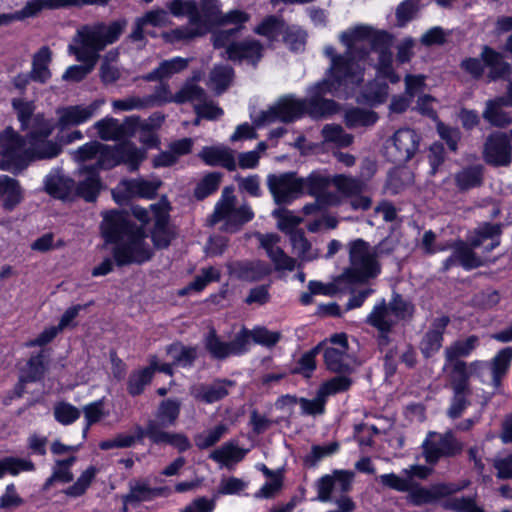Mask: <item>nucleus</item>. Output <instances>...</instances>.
Returning a JSON list of instances; mask_svg holds the SVG:
<instances>
[{"label": "nucleus", "instance_id": "f257e3e1", "mask_svg": "<svg viewBox=\"0 0 512 512\" xmlns=\"http://www.w3.org/2000/svg\"><path fill=\"white\" fill-rule=\"evenodd\" d=\"M393 248L387 247V242L382 241L375 247V254L369 252V244L358 238L349 245L350 266L335 279L338 286L364 284L369 279L376 278L381 273V268L376 260L378 255H389Z\"/></svg>", "mask_w": 512, "mask_h": 512}, {"label": "nucleus", "instance_id": "f03ea898", "mask_svg": "<svg viewBox=\"0 0 512 512\" xmlns=\"http://www.w3.org/2000/svg\"><path fill=\"white\" fill-rule=\"evenodd\" d=\"M422 454L425 462L430 465H412L408 473V478L427 479L433 472V467L439 463L442 458H453L460 455L464 445L459 441L452 430L445 433L429 431L422 442Z\"/></svg>", "mask_w": 512, "mask_h": 512}, {"label": "nucleus", "instance_id": "7ed1b4c3", "mask_svg": "<svg viewBox=\"0 0 512 512\" xmlns=\"http://www.w3.org/2000/svg\"><path fill=\"white\" fill-rule=\"evenodd\" d=\"M147 237L146 229L140 225L129 236L114 243L111 253L115 264L124 267L132 264L142 265L150 261L154 252L145 241Z\"/></svg>", "mask_w": 512, "mask_h": 512}, {"label": "nucleus", "instance_id": "20e7f679", "mask_svg": "<svg viewBox=\"0 0 512 512\" xmlns=\"http://www.w3.org/2000/svg\"><path fill=\"white\" fill-rule=\"evenodd\" d=\"M321 353L325 369L332 374L353 373L354 368L349 359V341L345 332L334 333L324 338Z\"/></svg>", "mask_w": 512, "mask_h": 512}, {"label": "nucleus", "instance_id": "39448f33", "mask_svg": "<svg viewBox=\"0 0 512 512\" xmlns=\"http://www.w3.org/2000/svg\"><path fill=\"white\" fill-rule=\"evenodd\" d=\"M26 140L12 127H7L0 134V169L3 171H20L30 161L29 153L24 150Z\"/></svg>", "mask_w": 512, "mask_h": 512}, {"label": "nucleus", "instance_id": "423d86ee", "mask_svg": "<svg viewBox=\"0 0 512 512\" xmlns=\"http://www.w3.org/2000/svg\"><path fill=\"white\" fill-rule=\"evenodd\" d=\"M305 115V99H298L292 94L281 96L268 110H263L253 120L255 126L281 121L292 123Z\"/></svg>", "mask_w": 512, "mask_h": 512}, {"label": "nucleus", "instance_id": "0eeeda50", "mask_svg": "<svg viewBox=\"0 0 512 512\" xmlns=\"http://www.w3.org/2000/svg\"><path fill=\"white\" fill-rule=\"evenodd\" d=\"M248 335L245 331H238L234 338L223 341L214 328H211L204 337V347L215 360H224L230 356H242L247 353Z\"/></svg>", "mask_w": 512, "mask_h": 512}, {"label": "nucleus", "instance_id": "6e6552de", "mask_svg": "<svg viewBox=\"0 0 512 512\" xmlns=\"http://www.w3.org/2000/svg\"><path fill=\"white\" fill-rule=\"evenodd\" d=\"M421 135L412 128H400L394 132L387 146L388 160L394 164H405L419 150Z\"/></svg>", "mask_w": 512, "mask_h": 512}, {"label": "nucleus", "instance_id": "1a4fd4ad", "mask_svg": "<svg viewBox=\"0 0 512 512\" xmlns=\"http://www.w3.org/2000/svg\"><path fill=\"white\" fill-rule=\"evenodd\" d=\"M139 226L130 219L127 211L113 209L103 215L100 233L106 244L113 245L136 231Z\"/></svg>", "mask_w": 512, "mask_h": 512}, {"label": "nucleus", "instance_id": "9d476101", "mask_svg": "<svg viewBox=\"0 0 512 512\" xmlns=\"http://www.w3.org/2000/svg\"><path fill=\"white\" fill-rule=\"evenodd\" d=\"M202 10L209 32L214 28L234 25V28H239L240 33L244 29L245 23L250 20V15L243 10L232 9L223 13L220 0H202Z\"/></svg>", "mask_w": 512, "mask_h": 512}, {"label": "nucleus", "instance_id": "9b49d317", "mask_svg": "<svg viewBox=\"0 0 512 512\" xmlns=\"http://www.w3.org/2000/svg\"><path fill=\"white\" fill-rule=\"evenodd\" d=\"M483 159L493 167H507L512 163V144L505 132L494 131L487 136Z\"/></svg>", "mask_w": 512, "mask_h": 512}, {"label": "nucleus", "instance_id": "f8f14e48", "mask_svg": "<svg viewBox=\"0 0 512 512\" xmlns=\"http://www.w3.org/2000/svg\"><path fill=\"white\" fill-rule=\"evenodd\" d=\"M126 25V19L122 18L109 24L98 22L92 27L84 26L81 30L86 34V41L89 44L96 45L102 51L107 45L119 40Z\"/></svg>", "mask_w": 512, "mask_h": 512}, {"label": "nucleus", "instance_id": "ddd939ff", "mask_svg": "<svg viewBox=\"0 0 512 512\" xmlns=\"http://www.w3.org/2000/svg\"><path fill=\"white\" fill-rule=\"evenodd\" d=\"M126 25V19L122 18L109 24L98 22L92 27L84 26L81 30L86 34V41L89 44L96 45L102 51L107 45L119 40Z\"/></svg>", "mask_w": 512, "mask_h": 512}, {"label": "nucleus", "instance_id": "4468645a", "mask_svg": "<svg viewBox=\"0 0 512 512\" xmlns=\"http://www.w3.org/2000/svg\"><path fill=\"white\" fill-rule=\"evenodd\" d=\"M461 488L452 483H436L430 488L413 482L408 493L409 502L414 506L437 503L440 499L449 497Z\"/></svg>", "mask_w": 512, "mask_h": 512}, {"label": "nucleus", "instance_id": "2eb2a0df", "mask_svg": "<svg viewBox=\"0 0 512 512\" xmlns=\"http://www.w3.org/2000/svg\"><path fill=\"white\" fill-rule=\"evenodd\" d=\"M450 324V317L442 315L433 319L429 329L424 333L419 350L425 360L434 357L442 348L446 328Z\"/></svg>", "mask_w": 512, "mask_h": 512}, {"label": "nucleus", "instance_id": "dca6fc26", "mask_svg": "<svg viewBox=\"0 0 512 512\" xmlns=\"http://www.w3.org/2000/svg\"><path fill=\"white\" fill-rule=\"evenodd\" d=\"M172 489L169 486L150 487L147 480H138L129 483V492L122 496L123 511L128 505L150 502L158 497H169Z\"/></svg>", "mask_w": 512, "mask_h": 512}, {"label": "nucleus", "instance_id": "f3484780", "mask_svg": "<svg viewBox=\"0 0 512 512\" xmlns=\"http://www.w3.org/2000/svg\"><path fill=\"white\" fill-rule=\"evenodd\" d=\"M383 319L395 320L396 325L398 322H409L412 320L415 307L413 303L405 299L400 293L393 291L389 303L384 298L378 301L372 310H383Z\"/></svg>", "mask_w": 512, "mask_h": 512}, {"label": "nucleus", "instance_id": "a211bd4d", "mask_svg": "<svg viewBox=\"0 0 512 512\" xmlns=\"http://www.w3.org/2000/svg\"><path fill=\"white\" fill-rule=\"evenodd\" d=\"M263 44L253 38H246L242 41H234L226 51V58L232 62H247L256 67L263 58Z\"/></svg>", "mask_w": 512, "mask_h": 512}, {"label": "nucleus", "instance_id": "6ab92c4d", "mask_svg": "<svg viewBox=\"0 0 512 512\" xmlns=\"http://www.w3.org/2000/svg\"><path fill=\"white\" fill-rule=\"evenodd\" d=\"M269 191L277 204L288 203L293 195L301 193V181L292 173L270 174L267 178Z\"/></svg>", "mask_w": 512, "mask_h": 512}, {"label": "nucleus", "instance_id": "aec40b11", "mask_svg": "<svg viewBox=\"0 0 512 512\" xmlns=\"http://www.w3.org/2000/svg\"><path fill=\"white\" fill-rule=\"evenodd\" d=\"M79 174L83 179L75 183V196L88 203L95 202L104 188L100 173L94 167L83 165Z\"/></svg>", "mask_w": 512, "mask_h": 512}, {"label": "nucleus", "instance_id": "412c9836", "mask_svg": "<svg viewBox=\"0 0 512 512\" xmlns=\"http://www.w3.org/2000/svg\"><path fill=\"white\" fill-rule=\"evenodd\" d=\"M481 59L488 68L490 81L508 80L512 74V66L505 61L504 55L489 45H483L480 52Z\"/></svg>", "mask_w": 512, "mask_h": 512}, {"label": "nucleus", "instance_id": "4be33fe9", "mask_svg": "<svg viewBox=\"0 0 512 512\" xmlns=\"http://www.w3.org/2000/svg\"><path fill=\"white\" fill-rule=\"evenodd\" d=\"M362 81V75H351L328 71V78H325L315 84L312 95H320V97H324L325 94H331L332 96L338 97V91L341 87L347 86L348 84L359 85Z\"/></svg>", "mask_w": 512, "mask_h": 512}, {"label": "nucleus", "instance_id": "5701e85b", "mask_svg": "<svg viewBox=\"0 0 512 512\" xmlns=\"http://www.w3.org/2000/svg\"><path fill=\"white\" fill-rule=\"evenodd\" d=\"M101 102L94 100L88 106L71 105L58 109V125L63 129L87 122L100 107Z\"/></svg>", "mask_w": 512, "mask_h": 512}, {"label": "nucleus", "instance_id": "b1692460", "mask_svg": "<svg viewBox=\"0 0 512 512\" xmlns=\"http://www.w3.org/2000/svg\"><path fill=\"white\" fill-rule=\"evenodd\" d=\"M24 200L20 182L8 175H0V203L5 212H13Z\"/></svg>", "mask_w": 512, "mask_h": 512}, {"label": "nucleus", "instance_id": "393cba45", "mask_svg": "<svg viewBox=\"0 0 512 512\" xmlns=\"http://www.w3.org/2000/svg\"><path fill=\"white\" fill-rule=\"evenodd\" d=\"M190 26H179L177 28L162 33V39L168 44L179 42H190L196 38H201L209 34V27L205 19Z\"/></svg>", "mask_w": 512, "mask_h": 512}, {"label": "nucleus", "instance_id": "a878e982", "mask_svg": "<svg viewBox=\"0 0 512 512\" xmlns=\"http://www.w3.org/2000/svg\"><path fill=\"white\" fill-rule=\"evenodd\" d=\"M484 172L482 164L468 165L454 174V184L460 192L479 188L484 183Z\"/></svg>", "mask_w": 512, "mask_h": 512}, {"label": "nucleus", "instance_id": "bb28decb", "mask_svg": "<svg viewBox=\"0 0 512 512\" xmlns=\"http://www.w3.org/2000/svg\"><path fill=\"white\" fill-rule=\"evenodd\" d=\"M118 165L125 164L128 166L129 172H137L142 162L147 157L146 149L136 147V145L127 141L114 145Z\"/></svg>", "mask_w": 512, "mask_h": 512}, {"label": "nucleus", "instance_id": "cd10ccee", "mask_svg": "<svg viewBox=\"0 0 512 512\" xmlns=\"http://www.w3.org/2000/svg\"><path fill=\"white\" fill-rule=\"evenodd\" d=\"M340 111V104L333 99L311 95L305 99V115L314 120L326 119Z\"/></svg>", "mask_w": 512, "mask_h": 512}, {"label": "nucleus", "instance_id": "c85d7f7f", "mask_svg": "<svg viewBox=\"0 0 512 512\" xmlns=\"http://www.w3.org/2000/svg\"><path fill=\"white\" fill-rule=\"evenodd\" d=\"M167 9L171 15L176 18H188L189 24H196L205 19L201 8V0H171L167 4Z\"/></svg>", "mask_w": 512, "mask_h": 512}, {"label": "nucleus", "instance_id": "c756f323", "mask_svg": "<svg viewBox=\"0 0 512 512\" xmlns=\"http://www.w3.org/2000/svg\"><path fill=\"white\" fill-rule=\"evenodd\" d=\"M121 184L124 186L128 197H137L142 199H154L162 185L161 180L150 181L143 178L124 179Z\"/></svg>", "mask_w": 512, "mask_h": 512}, {"label": "nucleus", "instance_id": "7c9ffc66", "mask_svg": "<svg viewBox=\"0 0 512 512\" xmlns=\"http://www.w3.org/2000/svg\"><path fill=\"white\" fill-rule=\"evenodd\" d=\"M188 59L180 56L173 57L169 60H163L158 67L141 76L146 82L161 81L164 78L171 77L188 67Z\"/></svg>", "mask_w": 512, "mask_h": 512}, {"label": "nucleus", "instance_id": "2f4dec72", "mask_svg": "<svg viewBox=\"0 0 512 512\" xmlns=\"http://www.w3.org/2000/svg\"><path fill=\"white\" fill-rule=\"evenodd\" d=\"M301 181V193H307L310 196L318 198V201L325 200L326 203H331L332 194L327 193L326 189L331 183V180L317 173H311L307 178H298Z\"/></svg>", "mask_w": 512, "mask_h": 512}, {"label": "nucleus", "instance_id": "473e14b6", "mask_svg": "<svg viewBox=\"0 0 512 512\" xmlns=\"http://www.w3.org/2000/svg\"><path fill=\"white\" fill-rule=\"evenodd\" d=\"M52 59V52L48 46H42L34 55L32 59V68L29 72L32 75V80L40 84L47 83L52 73L49 69V63Z\"/></svg>", "mask_w": 512, "mask_h": 512}, {"label": "nucleus", "instance_id": "72a5a7b5", "mask_svg": "<svg viewBox=\"0 0 512 512\" xmlns=\"http://www.w3.org/2000/svg\"><path fill=\"white\" fill-rule=\"evenodd\" d=\"M324 54L331 60V66L328 71L364 76V71L357 61L348 58L345 53L337 54L332 45L325 47Z\"/></svg>", "mask_w": 512, "mask_h": 512}, {"label": "nucleus", "instance_id": "f704fd0d", "mask_svg": "<svg viewBox=\"0 0 512 512\" xmlns=\"http://www.w3.org/2000/svg\"><path fill=\"white\" fill-rule=\"evenodd\" d=\"M452 247L458 264L466 271L485 265L484 261L474 252L476 247H472L470 239H468V242L458 239L454 242Z\"/></svg>", "mask_w": 512, "mask_h": 512}, {"label": "nucleus", "instance_id": "c9c22d12", "mask_svg": "<svg viewBox=\"0 0 512 512\" xmlns=\"http://www.w3.org/2000/svg\"><path fill=\"white\" fill-rule=\"evenodd\" d=\"M235 382L230 379H217L210 385H202L196 398L206 404H212L223 400L229 395L227 387H232Z\"/></svg>", "mask_w": 512, "mask_h": 512}, {"label": "nucleus", "instance_id": "e433bc0d", "mask_svg": "<svg viewBox=\"0 0 512 512\" xmlns=\"http://www.w3.org/2000/svg\"><path fill=\"white\" fill-rule=\"evenodd\" d=\"M383 310H371L366 317V323L375 328L378 332L377 342L379 346H387L391 342L390 334L396 326L395 320L383 319Z\"/></svg>", "mask_w": 512, "mask_h": 512}, {"label": "nucleus", "instance_id": "4c0bfd02", "mask_svg": "<svg viewBox=\"0 0 512 512\" xmlns=\"http://www.w3.org/2000/svg\"><path fill=\"white\" fill-rule=\"evenodd\" d=\"M322 344H316L310 350L304 352L294 366L288 369L291 375H300L310 379L317 369L316 357L321 353Z\"/></svg>", "mask_w": 512, "mask_h": 512}, {"label": "nucleus", "instance_id": "58836bf2", "mask_svg": "<svg viewBox=\"0 0 512 512\" xmlns=\"http://www.w3.org/2000/svg\"><path fill=\"white\" fill-rule=\"evenodd\" d=\"M45 190L56 199L68 200L75 194V181L68 176H53L46 180Z\"/></svg>", "mask_w": 512, "mask_h": 512}, {"label": "nucleus", "instance_id": "ea45409f", "mask_svg": "<svg viewBox=\"0 0 512 512\" xmlns=\"http://www.w3.org/2000/svg\"><path fill=\"white\" fill-rule=\"evenodd\" d=\"M153 381V368L147 366L130 372L126 390L131 397H138L144 393L146 387Z\"/></svg>", "mask_w": 512, "mask_h": 512}, {"label": "nucleus", "instance_id": "a19ab883", "mask_svg": "<svg viewBox=\"0 0 512 512\" xmlns=\"http://www.w3.org/2000/svg\"><path fill=\"white\" fill-rule=\"evenodd\" d=\"M181 412V401L177 398L162 400L156 411L157 422L161 427L174 426Z\"/></svg>", "mask_w": 512, "mask_h": 512}, {"label": "nucleus", "instance_id": "79ce46f5", "mask_svg": "<svg viewBox=\"0 0 512 512\" xmlns=\"http://www.w3.org/2000/svg\"><path fill=\"white\" fill-rule=\"evenodd\" d=\"M78 34L81 38V46L74 47L70 45L69 49L75 55L76 60L82 63L81 65L93 70L99 59V52L101 50L98 49L96 45L89 44L86 41V34L82 30H79Z\"/></svg>", "mask_w": 512, "mask_h": 512}, {"label": "nucleus", "instance_id": "37998d69", "mask_svg": "<svg viewBox=\"0 0 512 512\" xmlns=\"http://www.w3.org/2000/svg\"><path fill=\"white\" fill-rule=\"evenodd\" d=\"M378 119L379 116L375 111L360 107L350 108L344 115L345 125L349 129L373 126Z\"/></svg>", "mask_w": 512, "mask_h": 512}, {"label": "nucleus", "instance_id": "c03bdc74", "mask_svg": "<svg viewBox=\"0 0 512 512\" xmlns=\"http://www.w3.org/2000/svg\"><path fill=\"white\" fill-rule=\"evenodd\" d=\"M351 374L352 373L335 374L334 377L322 382L318 391L326 400L329 396L349 391L354 383Z\"/></svg>", "mask_w": 512, "mask_h": 512}, {"label": "nucleus", "instance_id": "a18cd8bd", "mask_svg": "<svg viewBox=\"0 0 512 512\" xmlns=\"http://www.w3.org/2000/svg\"><path fill=\"white\" fill-rule=\"evenodd\" d=\"M470 373L463 360H457L451 371V387L454 394H471L469 384Z\"/></svg>", "mask_w": 512, "mask_h": 512}, {"label": "nucleus", "instance_id": "49530a36", "mask_svg": "<svg viewBox=\"0 0 512 512\" xmlns=\"http://www.w3.org/2000/svg\"><path fill=\"white\" fill-rule=\"evenodd\" d=\"M223 173L218 171L209 172L196 184L193 196L198 201H203L210 195L216 193L220 187Z\"/></svg>", "mask_w": 512, "mask_h": 512}, {"label": "nucleus", "instance_id": "de8ad7c7", "mask_svg": "<svg viewBox=\"0 0 512 512\" xmlns=\"http://www.w3.org/2000/svg\"><path fill=\"white\" fill-rule=\"evenodd\" d=\"M240 331H245L248 335L247 352L250 350L251 341L266 347H274L281 338L280 332L270 331L266 327H255L253 330L242 327Z\"/></svg>", "mask_w": 512, "mask_h": 512}, {"label": "nucleus", "instance_id": "09e8293b", "mask_svg": "<svg viewBox=\"0 0 512 512\" xmlns=\"http://www.w3.org/2000/svg\"><path fill=\"white\" fill-rule=\"evenodd\" d=\"M478 340L476 335H470L465 340H456L445 349L446 361L454 364L460 357L469 356L476 348Z\"/></svg>", "mask_w": 512, "mask_h": 512}, {"label": "nucleus", "instance_id": "8fccbe9b", "mask_svg": "<svg viewBox=\"0 0 512 512\" xmlns=\"http://www.w3.org/2000/svg\"><path fill=\"white\" fill-rule=\"evenodd\" d=\"M35 469V464L30 459H23L14 456H6L0 459V479L6 474L17 476L21 472H31Z\"/></svg>", "mask_w": 512, "mask_h": 512}, {"label": "nucleus", "instance_id": "3c124183", "mask_svg": "<svg viewBox=\"0 0 512 512\" xmlns=\"http://www.w3.org/2000/svg\"><path fill=\"white\" fill-rule=\"evenodd\" d=\"M388 97V86L386 84H375L365 87L357 97L359 104L370 107H377L386 102Z\"/></svg>", "mask_w": 512, "mask_h": 512}, {"label": "nucleus", "instance_id": "603ef678", "mask_svg": "<svg viewBox=\"0 0 512 512\" xmlns=\"http://www.w3.org/2000/svg\"><path fill=\"white\" fill-rule=\"evenodd\" d=\"M285 21L275 15L266 16L255 28L254 33L266 37L270 41H276L283 33Z\"/></svg>", "mask_w": 512, "mask_h": 512}, {"label": "nucleus", "instance_id": "864d4df0", "mask_svg": "<svg viewBox=\"0 0 512 512\" xmlns=\"http://www.w3.org/2000/svg\"><path fill=\"white\" fill-rule=\"evenodd\" d=\"M501 107L502 105L496 98L488 100L482 116L492 126L504 128L512 123V118Z\"/></svg>", "mask_w": 512, "mask_h": 512}, {"label": "nucleus", "instance_id": "5fc2aeb1", "mask_svg": "<svg viewBox=\"0 0 512 512\" xmlns=\"http://www.w3.org/2000/svg\"><path fill=\"white\" fill-rule=\"evenodd\" d=\"M254 216L253 210L248 205H242L238 208L234 207L233 212L227 221L224 222L222 230L229 233H236L243 225L252 221Z\"/></svg>", "mask_w": 512, "mask_h": 512}, {"label": "nucleus", "instance_id": "6e6d98bb", "mask_svg": "<svg viewBox=\"0 0 512 512\" xmlns=\"http://www.w3.org/2000/svg\"><path fill=\"white\" fill-rule=\"evenodd\" d=\"M53 127L43 115L37 114L33 119L31 130L27 133L26 138L31 147H36L40 142H44L52 133Z\"/></svg>", "mask_w": 512, "mask_h": 512}, {"label": "nucleus", "instance_id": "4d7b16f0", "mask_svg": "<svg viewBox=\"0 0 512 512\" xmlns=\"http://www.w3.org/2000/svg\"><path fill=\"white\" fill-rule=\"evenodd\" d=\"M246 454V451L232 443H225L220 448L215 449L210 454V458L215 462L228 466L230 462H240Z\"/></svg>", "mask_w": 512, "mask_h": 512}, {"label": "nucleus", "instance_id": "13d9d810", "mask_svg": "<svg viewBox=\"0 0 512 512\" xmlns=\"http://www.w3.org/2000/svg\"><path fill=\"white\" fill-rule=\"evenodd\" d=\"M45 358L46 355L43 350L29 358L27 361V370L21 375V377L24 378V381L34 383L39 382L44 378L47 370Z\"/></svg>", "mask_w": 512, "mask_h": 512}, {"label": "nucleus", "instance_id": "bf43d9fd", "mask_svg": "<svg viewBox=\"0 0 512 512\" xmlns=\"http://www.w3.org/2000/svg\"><path fill=\"white\" fill-rule=\"evenodd\" d=\"M502 235V224L484 222L478 228L474 230L473 235L469 238L472 247H480L485 240L501 238Z\"/></svg>", "mask_w": 512, "mask_h": 512}, {"label": "nucleus", "instance_id": "052dcab7", "mask_svg": "<svg viewBox=\"0 0 512 512\" xmlns=\"http://www.w3.org/2000/svg\"><path fill=\"white\" fill-rule=\"evenodd\" d=\"M512 361V348L505 347L501 349L493 358L492 380L493 383L500 385L502 378L506 375Z\"/></svg>", "mask_w": 512, "mask_h": 512}, {"label": "nucleus", "instance_id": "680f3d73", "mask_svg": "<svg viewBox=\"0 0 512 512\" xmlns=\"http://www.w3.org/2000/svg\"><path fill=\"white\" fill-rule=\"evenodd\" d=\"M368 25H357L350 31H344L340 35V41L346 46L345 54L355 60V42L364 41L368 37Z\"/></svg>", "mask_w": 512, "mask_h": 512}, {"label": "nucleus", "instance_id": "e2e57ef3", "mask_svg": "<svg viewBox=\"0 0 512 512\" xmlns=\"http://www.w3.org/2000/svg\"><path fill=\"white\" fill-rule=\"evenodd\" d=\"M332 183L345 197L360 194L364 189V183L361 180L344 174L335 175Z\"/></svg>", "mask_w": 512, "mask_h": 512}, {"label": "nucleus", "instance_id": "0e129e2a", "mask_svg": "<svg viewBox=\"0 0 512 512\" xmlns=\"http://www.w3.org/2000/svg\"><path fill=\"white\" fill-rule=\"evenodd\" d=\"M98 136L103 141H119L120 122L114 117H105L94 124Z\"/></svg>", "mask_w": 512, "mask_h": 512}, {"label": "nucleus", "instance_id": "69168bd1", "mask_svg": "<svg viewBox=\"0 0 512 512\" xmlns=\"http://www.w3.org/2000/svg\"><path fill=\"white\" fill-rule=\"evenodd\" d=\"M167 352L173 356L174 363L182 367H190L197 359L196 347L184 346L181 343L172 344Z\"/></svg>", "mask_w": 512, "mask_h": 512}, {"label": "nucleus", "instance_id": "338daca9", "mask_svg": "<svg viewBox=\"0 0 512 512\" xmlns=\"http://www.w3.org/2000/svg\"><path fill=\"white\" fill-rule=\"evenodd\" d=\"M443 508L453 512H485V510L476 503L475 498L470 496L448 498L443 503Z\"/></svg>", "mask_w": 512, "mask_h": 512}, {"label": "nucleus", "instance_id": "774afa93", "mask_svg": "<svg viewBox=\"0 0 512 512\" xmlns=\"http://www.w3.org/2000/svg\"><path fill=\"white\" fill-rule=\"evenodd\" d=\"M97 473V469L94 466H89L85 471L81 473L76 482L69 486L64 492L70 497H80L90 487Z\"/></svg>", "mask_w": 512, "mask_h": 512}]
</instances>
